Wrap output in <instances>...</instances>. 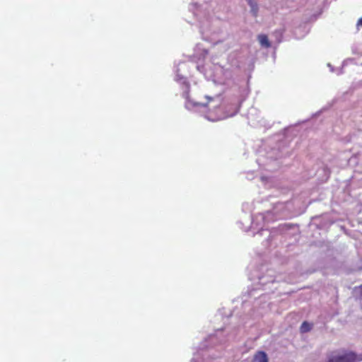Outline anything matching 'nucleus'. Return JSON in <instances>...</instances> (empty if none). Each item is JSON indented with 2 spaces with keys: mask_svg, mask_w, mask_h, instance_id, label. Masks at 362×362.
I'll return each mask as SVG.
<instances>
[{
  "mask_svg": "<svg viewBox=\"0 0 362 362\" xmlns=\"http://www.w3.org/2000/svg\"><path fill=\"white\" fill-rule=\"evenodd\" d=\"M360 359L353 351H346L341 355H332L327 362H358Z\"/></svg>",
  "mask_w": 362,
  "mask_h": 362,
  "instance_id": "nucleus-1",
  "label": "nucleus"
},
{
  "mask_svg": "<svg viewBox=\"0 0 362 362\" xmlns=\"http://www.w3.org/2000/svg\"><path fill=\"white\" fill-rule=\"evenodd\" d=\"M252 362H269L268 356L264 351H259L254 355Z\"/></svg>",
  "mask_w": 362,
  "mask_h": 362,
  "instance_id": "nucleus-2",
  "label": "nucleus"
},
{
  "mask_svg": "<svg viewBox=\"0 0 362 362\" xmlns=\"http://www.w3.org/2000/svg\"><path fill=\"white\" fill-rule=\"evenodd\" d=\"M258 40L260 45L262 47H264L266 48H269L271 47V43L268 39L267 35L264 34H261L258 35Z\"/></svg>",
  "mask_w": 362,
  "mask_h": 362,
  "instance_id": "nucleus-3",
  "label": "nucleus"
},
{
  "mask_svg": "<svg viewBox=\"0 0 362 362\" xmlns=\"http://www.w3.org/2000/svg\"><path fill=\"white\" fill-rule=\"evenodd\" d=\"M248 4L250 5L251 8V12L252 13L254 16H257L258 13V5L255 0H247Z\"/></svg>",
  "mask_w": 362,
  "mask_h": 362,
  "instance_id": "nucleus-4",
  "label": "nucleus"
},
{
  "mask_svg": "<svg viewBox=\"0 0 362 362\" xmlns=\"http://www.w3.org/2000/svg\"><path fill=\"white\" fill-rule=\"evenodd\" d=\"M312 328V325L308 323V322L305 321L302 323L300 325V332L303 333L309 332Z\"/></svg>",
  "mask_w": 362,
  "mask_h": 362,
  "instance_id": "nucleus-5",
  "label": "nucleus"
},
{
  "mask_svg": "<svg viewBox=\"0 0 362 362\" xmlns=\"http://www.w3.org/2000/svg\"><path fill=\"white\" fill-rule=\"evenodd\" d=\"M184 84L185 86L186 90H185V92L183 93V97L186 100H188V98H189V84L188 83H186V82H185Z\"/></svg>",
  "mask_w": 362,
  "mask_h": 362,
  "instance_id": "nucleus-6",
  "label": "nucleus"
},
{
  "mask_svg": "<svg viewBox=\"0 0 362 362\" xmlns=\"http://www.w3.org/2000/svg\"><path fill=\"white\" fill-rule=\"evenodd\" d=\"M359 289V298L362 299V284L358 286Z\"/></svg>",
  "mask_w": 362,
  "mask_h": 362,
  "instance_id": "nucleus-7",
  "label": "nucleus"
},
{
  "mask_svg": "<svg viewBox=\"0 0 362 362\" xmlns=\"http://www.w3.org/2000/svg\"><path fill=\"white\" fill-rule=\"evenodd\" d=\"M356 25L358 27H359V26L362 27V18L358 19Z\"/></svg>",
  "mask_w": 362,
  "mask_h": 362,
  "instance_id": "nucleus-8",
  "label": "nucleus"
}]
</instances>
